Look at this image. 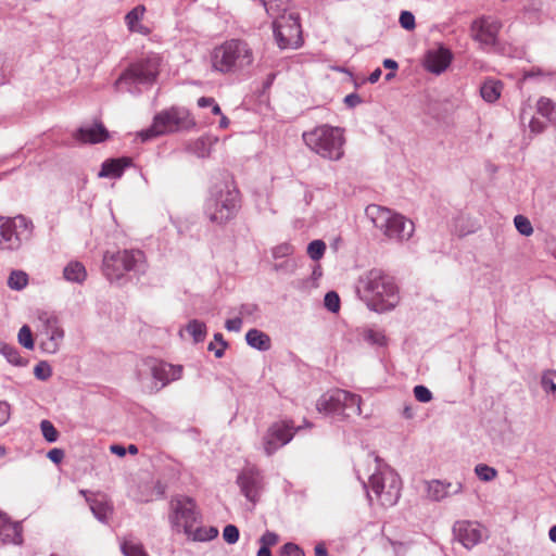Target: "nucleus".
Segmentation results:
<instances>
[{"instance_id": "e2e57ef3", "label": "nucleus", "mask_w": 556, "mask_h": 556, "mask_svg": "<svg viewBox=\"0 0 556 556\" xmlns=\"http://www.w3.org/2000/svg\"><path fill=\"white\" fill-rule=\"evenodd\" d=\"M110 451H111L113 454H115V455H117V456H119V457H123V456H125V454H126V448H125L124 446H122V445H118V444H113V445H111V446H110Z\"/></svg>"}, {"instance_id": "20e7f679", "label": "nucleus", "mask_w": 556, "mask_h": 556, "mask_svg": "<svg viewBox=\"0 0 556 556\" xmlns=\"http://www.w3.org/2000/svg\"><path fill=\"white\" fill-rule=\"evenodd\" d=\"M305 144L316 154L331 161L344 155V129L330 125H320L303 134Z\"/></svg>"}, {"instance_id": "8fccbe9b", "label": "nucleus", "mask_w": 556, "mask_h": 556, "mask_svg": "<svg viewBox=\"0 0 556 556\" xmlns=\"http://www.w3.org/2000/svg\"><path fill=\"white\" fill-rule=\"evenodd\" d=\"M414 395L421 403H428L432 400V393L425 386H416L414 388Z\"/></svg>"}, {"instance_id": "a19ab883", "label": "nucleus", "mask_w": 556, "mask_h": 556, "mask_svg": "<svg viewBox=\"0 0 556 556\" xmlns=\"http://www.w3.org/2000/svg\"><path fill=\"white\" fill-rule=\"evenodd\" d=\"M18 343L23 345L27 350L34 349V338L30 328L27 325H24L17 334Z\"/></svg>"}, {"instance_id": "7c9ffc66", "label": "nucleus", "mask_w": 556, "mask_h": 556, "mask_svg": "<svg viewBox=\"0 0 556 556\" xmlns=\"http://www.w3.org/2000/svg\"><path fill=\"white\" fill-rule=\"evenodd\" d=\"M266 13L277 18L287 12L289 0H260Z\"/></svg>"}, {"instance_id": "603ef678", "label": "nucleus", "mask_w": 556, "mask_h": 556, "mask_svg": "<svg viewBox=\"0 0 556 556\" xmlns=\"http://www.w3.org/2000/svg\"><path fill=\"white\" fill-rule=\"evenodd\" d=\"M366 340L372 344L383 345L386 343V336L382 331L370 329L366 332Z\"/></svg>"}, {"instance_id": "052dcab7", "label": "nucleus", "mask_w": 556, "mask_h": 556, "mask_svg": "<svg viewBox=\"0 0 556 556\" xmlns=\"http://www.w3.org/2000/svg\"><path fill=\"white\" fill-rule=\"evenodd\" d=\"M344 102H345L349 106L353 108V106H355V105H357V104H359V103H361V98H359V97H358V94H356V93H351V94H348V96L344 98Z\"/></svg>"}, {"instance_id": "0eeeda50", "label": "nucleus", "mask_w": 556, "mask_h": 556, "mask_svg": "<svg viewBox=\"0 0 556 556\" xmlns=\"http://www.w3.org/2000/svg\"><path fill=\"white\" fill-rule=\"evenodd\" d=\"M361 402L359 395L346 390L336 389L323 394L316 403V408L320 413L341 419H350L362 414Z\"/></svg>"}, {"instance_id": "a878e982", "label": "nucleus", "mask_w": 556, "mask_h": 556, "mask_svg": "<svg viewBox=\"0 0 556 556\" xmlns=\"http://www.w3.org/2000/svg\"><path fill=\"white\" fill-rule=\"evenodd\" d=\"M503 84L500 80L486 79L480 87V94L485 102L493 103L502 94Z\"/></svg>"}, {"instance_id": "2f4dec72", "label": "nucleus", "mask_w": 556, "mask_h": 556, "mask_svg": "<svg viewBox=\"0 0 556 556\" xmlns=\"http://www.w3.org/2000/svg\"><path fill=\"white\" fill-rule=\"evenodd\" d=\"M520 121L522 124L529 121V128L532 134H540L545 129V124L531 115V108L522 106L520 112Z\"/></svg>"}, {"instance_id": "b1692460", "label": "nucleus", "mask_w": 556, "mask_h": 556, "mask_svg": "<svg viewBox=\"0 0 556 556\" xmlns=\"http://www.w3.org/2000/svg\"><path fill=\"white\" fill-rule=\"evenodd\" d=\"M144 13H146V7L142 4H139L126 14L125 22H126L128 29L131 33H138L141 35L150 34L149 27H147L140 23L144 16Z\"/></svg>"}, {"instance_id": "7ed1b4c3", "label": "nucleus", "mask_w": 556, "mask_h": 556, "mask_svg": "<svg viewBox=\"0 0 556 556\" xmlns=\"http://www.w3.org/2000/svg\"><path fill=\"white\" fill-rule=\"evenodd\" d=\"M254 62V53L248 42L230 39L215 47L211 52L212 68L222 74L240 73Z\"/></svg>"}, {"instance_id": "e433bc0d", "label": "nucleus", "mask_w": 556, "mask_h": 556, "mask_svg": "<svg viewBox=\"0 0 556 556\" xmlns=\"http://www.w3.org/2000/svg\"><path fill=\"white\" fill-rule=\"evenodd\" d=\"M3 356L8 359L9 363L16 365V366H24L26 364V361L20 355V352L16 350V348L4 344L1 345L0 351Z\"/></svg>"}, {"instance_id": "0e129e2a", "label": "nucleus", "mask_w": 556, "mask_h": 556, "mask_svg": "<svg viewBox=\"0 0 556 556\" xmlns=\"http://www.w3.org/2000/svg\"><path fill=\"white\" fill-rule=\"evenodd\" d=\"M315 555L316 556H328L326 546L324 544H317L315 546Z\"/></svg>"}, {"instance_id": "1a4fd4ad", "label": "nucleus", "mask_w": 556, "mask_h": 556, "mask_svg": "<svg viewBox=\"0 0 556 556\" xmlns=\"http://www.w3.org/2000/svg\"><path fill=\"white\" fill-rule=\"evenodd\" d=\"M240 207L239 190L230 184H226L216 197L206 205V215L216 225H224L232 219Z\"/></svg>"}, {"instance_id": "f8f14e48", "label": "nucleus", "mask_w": 556, "mask_h": 556, "mask_svg": "<svg viewBox=\"0 0 556 556\" xmlns=\"http://www.w3.org/2000/svg\"><path fill=\"white\" fill-rule=\"evenodd\" d=\"M161 58L157 54H150L147 58L131 64L115 83L117 91L124 90V85L134 83L151 84L159 75Z\"/></svg>"}, {"instance_id": "ea45409f", "label": "nucleus", "mask_w": 556, "mask_h": 556, "mask_svg": "<svg viewBox=\"0 0 556 556\" xmlns=\"http://www.w3.org/2000/svg\"><path fill=\"white\" fill-rule=\"evenodd\" d=\"M516 229L523 236H531L533 233V227L528 217L523 215H517L514 218Z\"/></svg>"}, {"instance_id": "13d9d810", "label": "nucleus", "mask_w": 556, "mask_h": 556, "mask_svg": "<svg viewBox=\"0 0 556 556\" xmlns=\"http://www.w3.org/2000/svg\"><path fill=\"white\" fill-rule=\"evenodd\" d=\"M48 458L54 464H60L64 458V452L61 448H52L48 452Z\"/></svg>"}, {"instance_id": "09e8293b", "label": "nucleus", "mask_w": 556, "mask_h": 556, "mask_svg": "<svg viewBox=\"0 0 556 556\" xmlns=\"http://www.w3.org/2000/svg\"><path fill=\"white\" fill-rule=\"evenodd\" d=\"M223 538L228 544H235L239 540V530L233 525L224 528Z\"/></svg>"}, {"instance_id": "4be33fe9", "label": "nucleus", "mask_w": 556, "mask_h": 556, "mask_svg": "<svg viewBox=\"0 0 556 556\" xmlns=\"http://www.w3.org/2000/svg\"><path fill=\"white\" fill-rule=\"evenodd\" d=\"M0 541L3 543H22V527L13 522L9 517L0 513Z\"/></svg>"}, {"instance_id": "6ab92c4d", "label": "nucleus", "mask_w": 556, "mask_h": 556, "mask_svg": "<svg viewBox=\"0 0 556 556\" xmlns=\"http://www.w3.org/2000/svg\"><path fill=\"white\" fill-rule=\"evenodd\" d=\"M453 60V54L450 49L438 46L429 49L424 56L422 65L426 71L440 75L445 72Z\"/></svg>"}, {"instance_id": "f704fd0d", "label": "nucleus", "mask_w": 556, "mask_h": 556, "mask_svg": "<svg viewBox=\"0 0 556 556\" xmlns=\"http://www.w3.org/2000/svg\"><path fill=\"white\" fill-rule=\"evenodd\" d=\"M28 285V275L23 270H12L8 278V286L12 290H23Z\"/></svg>"}, {"instance_id": "9d476101", "label": "nucleus", "mask_w": 556, "mask_h": 556, "mask_svg": "<svg viewBox=\"0 0 556 556\" xmlns=\"http://www.w3.org/2000/svg\"><path fill=\"white\" fill-rule=\"evenodd\" d=\"M182 375V366L172 365L164 361L156 358H146L141 362L137 369L138 380L144 384L149 377H152L155 381L160 382L161 386L156 384L149 387L150 392L159 391L169 382L179 379Z\"/></svg>"}, {"instance_id": "bf43d9fd", "label": "nucleus", "mask_w": 556, "mask_h": 556, "mask_svg": "<svg viewBox=\"0 0 556 556\" xmlns=\"http://www.w3.org/2000/svg\"><path fill=\"white\" fill-rule=\"evenodd\" d=\"M241 326H242V320L240 317L228 319L225 324V327L227 330L236 331V332L240 331Z\"/></svg>"}, {"instance_id": "dca6fc26", "label": "nucleus", "mask_w": 556, "mask_h": 556, "mask_svg": "<svg viewBox=\"0 0 556 556\" xmlns=\"http://www.w3.org/2000/svg\"><path fill=\"white\" fill-rule=\"evenodd\" d=\"M503 27L502 21L492 15H481L470 25V37L479 43L482 50L490 51L498 45V34Z\"/></svg>"}, {"instance_id": "774afa93", "label": "nucleus", "mask_w": 556, "mask_h": 556, "mask_svg": "<svg viewBox=\"0 0 556 556\" xmlns=\"http://www.w3.org/2000/svg\"><path fill=\"white\" fill-rule=\"evenodd\" d=\"M256 556H271L270 549L261 546Z\"/></svg>"}, {"instance_id": "2eb2a0df", "label": "nucleus", "mask_w": 556, "mask_h": 556, "mask_svg": "<svg viewBox=\"0 0 556 556\" xmlns=\"http://www.w3.org/2000/svg\"><path fill=\"white\" fill-rule=\"evenodd\" d=\"M273 30L280 49H296L303 42L299 17L293 13L275 18Z\"/></svg>"}, {"instance_id": "6e6552de", "label": "nucleus", "mask_w": 556, "mask_h": 556, "mask_svg": "<svg viewBox=\"0 0 556 556\" xmlns=\"http://www.w3.org/2000/svg\"><path fill=\"white\" fill-rule=\"evenodd\" d=\"M195 125L190 113L182 108H170L156 114L152 126L139 134L142 141L151 138L175 132L184 129H190Z\"/></svg>"}, {"instance_id": "aec40b11", "label": "nucleus", "mask_w": 556, "mask_h": 556, "mask_svg": "<svg viewBox=\"0 0 556 556\" xmlns=\"http://www.w3.org/2000/svg\"><path fill=\"white\" fill-rule=\"evenodd\" d=\"M454 533L458 541L467 548H471L481 542L483 538V528L473 521H458L454 526Z\"/></svg>"}, {"instance_id": "473e14b6", "label": "nucleus", "mask_w": 556, "mask_h": 556, "mask_svg": "<svg viewBox=\"0 0 556 556\" xmlns=\"http://www.w3.org/2000/svg\"><path fill=\"white\" fill-rule=\"evenodd\" d=\"M538 113L549 122H556V103L548 98H541L536 104Z\"/></svg>"}, {"instance_id": "f03ea898", "label": "nucleus", "mask_w": 556, "mask_h": 556, "mask_svg": "<svg viewBox=\"0 0 556 556\" xmlns=\"http://www.w3.org/2000/svg\"><path fill=\"white\" fill-rule=\"evenodd\" d=\"M375 468L369 476L368 488L382 506H393L401 496L402 482L399 475L387 464H382L378 456L368 454L364 464Z\"/></svg>"}, {"instance_id": "4c0bfd02", "label": "nucleus", "mask_w": 556, "mask_h": 556, "mask_svg": "<svg viewBox=\"0 0 556 556\" xmlns=\"http://www.w3.org/2000/svg\"><path fill=\"white\" fill-rule=\"evenodd\" d=\"M475 472L481 481L489 482L497 477V471L485 464H479L475 467Z\"/></svg>"}, {"instance_id": "5701e85b", "label": "nucleus", "mask_w": 556, "mask_h": 556, "mask_svg": "<svg viewBox=\"0 0 556 556\" xmlns=\"http://www.w3.org/2000/svg\"><path fill=\"white\" fill-rule=\"evenodd\" d=\"M108 137V130L101 124L83 127L78 129L75 135V138L84 143H99L104 141Z\"/></svg>"}, {"instance_id": "423d86ee", "label": "nucleus", "mask_w": 556, "mask_h": 556, "mask_svg": "<svg viewBox=\"0 0 556 556\" xmlns=\"http://www.w3.org/2000/svg\"><path fill=\"white\" fill-rule=\"evenodd\" d=\"M366 215L389 239L399 241L408 240L414 233L415 228L413 222L387 207L375 204L368 205Z\"/></svg>"}, {"instance_id": "c85d7f7f", "label": "nucleus", "mask_w": 556, "mask_h": 556, "mask_svg": "<svg viewBox=\"0 0 556 556\" xmlns=\"http://www.w3.org/2000/svg\"><path fill=\"white\" fill-rule=\"evenodd\" d=\"M128 165L126 160H110L102 164L99 173L100 177H121L125 167Z\"/></svg>"}, {"instance_id": "de8ad7c7", "label": "nucleus", "mask_w": 556, "mask_h": 556, "mask_svg": "<svg viewBox=\"0 0 556 556\" xmlns=\"http://www.w3.org/2000/svg\"><path fill=\"white\" fill-rule=\"evenodd\" d=\"M293 252H294L293 245L289 242H283L281 244L276 245L273 249V256L275 258L287 257V256L291 255Z\"/></svg>"}, {"instance_id": "338daca9", "label": "nucleus", "mask_w": 556, "mask_h": 556, "mask_svg": "<svg viewBox=\"0 0 556 556\" xmlns=\"http://www.w3.org/2000/svg\"><path fill=\"white\" fill-rule=\"evenodd\" d=\"M383 66L388 70H391V71H395L397 70V63L394 61V60H391V59H386L383 61Z\"/></svg>"}, {"instance_id": "393cba45", "label": "nucleus", "mask_w": 556, "mask_h": 556, "mask_svg": "<svg viewBox=\"0 0 556 556\" xmlns=\"http://www.w3.org/2000/svg\"><path fill=\"white\" fill-rule=\"evenodd\" d=\"M79 493L85 496L93 515L99 520L104 521L108 518V515L110 513V506L104 501V498L103 497L99 498L97 496H88V492L85 490H80Z\"/></svg>"}, {"instance_id": "c756f323", "label": "nucleus", "mask_w": 556, "mask_h": 556, "mask_svg": "<svg viewBox=\"0 0 556 556\" xmlns=\"http://www.w3.org/2000/svg\"><path fill=\"white\" fill-rule=\"evenodd\" d=\"M188 539L198 542H205L215 539L218 535V530L215 527H190L189 532H185Z\"/></svg>"}, {"instance_id": "412c9836", "label": "nucleus", "mask_w": 556, "mask_h": 556, "mask_svg": "<svg viewBox=\"0 0 556 556\" xmlns=\"http://www.w3.org/2000/svg\"><path fill=\"white\" fill-rule=\"evenodd\" d=\"M463 490L464 485L462 482H457L455 484L441 480H431L426 482L428 498L437 502L442 501L450 495L459 494Z\"/></svg>"}, {"instance_id": "69168bd1", "label": "nucleus", "mask_w": 556, "mask_h": 556, "mask_svg": "<svg viewBox=\"0 0 556 556\" xmlns=\"http://www.w3.org/2000/svg\"><path fill=\"white\" fill-rule=\"evenodd\" d=\"M381 70L380 68H376L369 76L368 80L371 83V84H375L379 80V78L381 77Z\"/></svg>"}, {"instance_id": "a211bd4d", "label": "nucleus", "mask_w": 556, "mask_h": 556, "mask_svg": "<svg viewBox=\"0 0 556 556\" xmlns=\"http://www.w3.org/2000/svg\"><path fill=\"white\" fill-rule=\"evenodd\" d=\"M237 482L247 500L252 503H256L260 500L264 481L261 471L256 467L248 466L243 468L238 476Z\"/></svg>"}, {"instance_id": "58836bf2", "label": "nucleus", "mask_w": 556, "mask_h": 556, "mask_svg": "<svg viewBox=\"0 0 556 556\" xmlns=\"http://www.w3.org/2000/svg\"><path fill=\"white\" fill-rule=\"evenodd\" d=\"M325 251L326 244L321 240H314L307 247V254L314 261L320 260L324 256Z\"/></svg>"}, {"instance_id": "9b49d317", "label": "nucleus", "mask_w": 556, "mask_h": 556, "mask_svg": "<svg viewBox=\"0 0 556 556\" xmlns=\"http://www.w3.org/2000/svg\"><path fill=\"white\" fill-rule=\"evenodd\" d=\"M200 518V511L191 497L177 495L169 501L168 520L174 530L189 532L190 527L197 526Z\"/></svg>"}, {"instance_id": "680f3d73", "label": "nucleus", "mask_w": 556, "mask_h": 556, "mask_svg": "<svg viewBox=\"0 0 556 556\" xmlns=\"http://www.w3.org/2000/svg\"><path fill=\"white\" fill-rule=\"evenodd\" d=\"M215 99L211 97H201L198 100V105L200 108H212L215 104Z\"/></svg>"}, {"instance_id": "5fc2aeb1", "label": "nucleus", "mask_w": 556, "mask_h": 556, "mask_svg": "<svg viewBox=\"0 0 556 556\" xmlns=\"http://www.w3.org/2000/svg\"><path fill=\"white\" fill-rule=\"evenodd\" d=\"M283 556H305L304 552L293 543H287L282 547Z\"/></svg>"}, {"instance_id": "79ce46f5", "label": "nucleus", "mask_w": 556, "mask_h": 556, "mask_svg": "<svg viewBox=\"0 0 556 556\" xmlns=\"http://www.w3.org/2000/svg\"><path fill=\"white\" fill-rule=\"evenodd\" d=\"M212 141L208 138H200L191 147V150L201 157L210 154Z\"/></svg>"}, {"instance_id": "cd10ccee", "label": "nucleus", "mask_w": 556, "mask_h": 556, "mask_svg": "<svg viewBox=\"0 0 556 556\" xmlns=\"http://www.w3.org/2000/svg\"><path fill=\"white\" fill-rule=\"evenodd\" d=\"M63 276L67 281L81 283L87 277V271L80 262L72 261L65 266Z\"/></svg>"}, {"instance_id": "bb28decb", "label": "nucleus", "mask_w": 556, "mask_h": 556, "mask_svg": "<svg viewBox=\"0 0 556 556\" xmlns=\"http://www.w3.org/2000/svg\"><path fill=\"white\" fill-rule=\"evenodd\" d=\"M245 340L250 346L260 351H267L271 345L269 336L258 329L249 330Z\"/></svg>"}, {"instance_id": "3c124183", "label": "nucleus", "mask_w": 556, "mask_h": 556, "mask_svg": "<svg viewBox=\"0 0 556 556\" xmlns=\"http://www.w3.org/2000/svg\"><path fill=\"white\" fill-rule=\"evenodd\" d=\"M400 24L404 29L413 30L416 26L415 16L408 11H403L400 15Z\"/></svg>"}, {"instance_id": "c03bdc74", "label": "nucleus", "mask_w": 556, "mask_h": 556, "mask_svg": "<svg viewBox=\"0 0 556 556\" xmlns=\"http://www.w3.org/2000/svg\"><path fill=\"white\" fill-rule=\"evenodd\" d=\"M541 384L546 392H556V371H544L541 378Z\"/></svg>"}, {"instance_id": "4d7b16f0", "label": "nucleus", "mask_w": 556, "mask_h": 556, "mask_svg": "<svg viewBox=\"0 0 556 556\" xmlns=\"http://www.w3.org/2000/svg\"><path fill=\"white\" fill-rule=\"evenodd\" d=\"M11 415V407L7 402L0 401V426L4 425Z\"/></svg>"}, {"instance_id": "49530a36", "label": "nucleus", "mask_w": 556, "mask_h": 556, "mask_svg": "<svg viewBox=\"0 0 556 556\" xmlns=\"http://www.w3.org/2000/svg\"><path fill=\"white\" fill-rule=\"evenodd\" d=\"M324 302L326 308L332 313H337L340 309V298L334 291L326 293Z\"/></svg>"}, {"instance_id": "f257e3e1", "label": "nucleus", "mask_w": 556, "mask_h": 556, "mask_svg": "<svg viewBox=\"0 0 556 556\" xmlns=\"http://www.w3.org/2000/svg\"><path fill=\"white\" fill-rule=\"evenodd\" d=\"M357 294L375 312L393 309L399 303V290L393 278L379 269H371L358 279Z\"/></svg>"}, {"instance_id": "f3484780", "label": "nucleus", "mask_w": 556, "mask_h": 556, "mask_svg": "<svg viewBox=\"0 0 556 556\" xmlns=\"http://www.w3.org/2000/svg\"><path fill=\"white\" fill-rule=\"evenodd\" d=\"M38 319L41 323L40 348L46 353H56L64 339V330L59 318L53 313L40 312Z\"/></svg>"}, {"instance_id": "864d4df0", "label": "nucleus", "mask_w": 556, "mask_h": 556, "mask_svg": "<svg viewBox=\"0 0 556 556\" xmlns=\"http://www.w3.org/2000/svg\"><path fill=\"white\" fill-rule=\"evenodd\" d=\"M261 546L270 548L278 543V535L274 532L266 531L260 539Z\"/></svg>"}, {"instance_id": "c9c22d12", "label": "nucleus", "mask_w": 556, "mask_h": 556, "mask_svg": "<svg viewBox=\"0 0 556 556\" xmlns=\"http://www.w3.org/2000/svg\"><path fill=\"white\" fill-rule=\"evenodd\" d=\"M186 331L193 338L194 342H201L206 336V326L204 323L193 319L186 326Z\"/></svg>"}, {"instance_id": "37998d69", "label": "nucleus", "mask_w": 556, "mask_h": 556, "mask_svg": "<svg viewBox=\"0 0 556 556\" xmlns=\"http://www.w3.org/2000/svg\"><path fill=\"white\" fill-rule=\"evenodd\" d=\"M40 429H41V432H42V435L43 438L52 443V442H55L59 438V431L55 429V427L53 426V424L49 420H42L40 422Z\"/></svg>"}, {"instance_id": "6e6d98bb", "label": "nucleus", "mask_w": 556, "mask_h": 556, "mask_svg": "<svg viewBox=\"0 0 556 556\" xmlns=\"http://www.w3.org/2000/svg\"><path fill=\"white\" fill-rule=\"evenodd\" d=\"M214 339L220 344V348L215 350L214 344L210 343L208 350L215 351V356L219 358L224 355V350L226 349L227 343L224 341L222 333H215Z\"/></svg>"}, {"instance_id": "4468645a", "label": "nucleus", "mask_w": 556, "mask_h": 556, "mask_svg": "<svg viewBox=\"0 0 556 556\" xmlns=\"http://www.w3.org/2000/svg\"><path fill=\"white\" fill-rule=\"evenodd\" d=\"M303 429L294 426L291 419H281L273 422L262 438V445L266 455L271 456L280 447L287 445Z\"/></svg>"}, {"instance_id": "ddd939ff", "label": "nucleus", "mask_w": 556, "mask_h": 556, "mask_svg": "<svg viewBox=\"0 0 556 556\" xmlns=\"http://www.w3.org/2000/svg\"><path fill=\"white\" fill-rule=\"evenodd\" d=\"M31 229V222L23 215L12 218L0 216V249H18L23 239L30 236Z\"/></svg>"}, {"instance_id": "72a5a7b5", "label": "nucleus", "mask_w": 556, "mask_h": 556, "mask_svg": "<svg viewBox=\"0 0 556 556\" xmlns=\"http://www.w3.org/2000/svg\"><path fill=\"white\" fill-rule=\"evenodd\" d=\"M121 547L125 556H148L142 544L132 538L125 539Z\"/></svg>"}, {"instance_id": "a18cd8bd", "label": "nucleus", "mask_w": 556, "mask_h": 556, "mask_svg": "<svg viewBox=\"0 0 556 556\" xmlns=\"http://www.w3.org/2000/svg\"><path fill=\"white\" fill-rule=\"evenodd\" d=\"M34 375L38 380L47 381L52 376V368L47 362L41 361L35 366Z\"/></svg>"}, {"instance_id": "39448f33", "label": "nucleus", "mask_w": 556, "mask_h": 556, "mask_svg": "<svg viewBox=\"0 0 556 556\" xmlns=\"http://www.w3.org/2000/svg\"><path fill=\"white\" fill-rule=\"evenodd\" d=\"M146 267V256L140 250L106 252L103 256L102 271L111 282L121 280L130 271L144 273Z\"/></svg>"}]
</instances>
